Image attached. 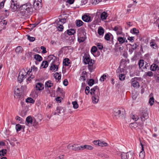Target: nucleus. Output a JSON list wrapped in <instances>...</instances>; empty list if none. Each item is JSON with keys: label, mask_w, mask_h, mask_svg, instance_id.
I'll return each mask as SVG.
<instances>
[{"label": "nucleus", "mask_w": 159, "mask_h": 159, "mask_svg": "<svg viewBox=\"0 0 159 159\" xmlns=\"http://www.w3.org/2000/svg\"><path fill=\"white\" fill-rule=\"evenodd\" d=\"M20 13L23 16L31 14L34 11L33 6L30 3L24 4L20 7Z\"/></svg>", "instance_id": "nucleus-1"}, {"label": "nucleus", "mask_w": 159, "mask_h": 159, "mask_svg": "<svg viewBox=\"0 0 159 159\" xmlns=\"http://www.w3.org/2000/svg\"><path fill=\"white\" fill-rule=\"evenodd\" d=\"M84 62L85 64H88V68L90 72H92L93 69V66L94 63V61L90 59L89 57L88 56L85 57L84 59Z\"/></svg>", "instance_id": "nucleus-2"}, {"label": "nucleus", "mask_w": 159, "mask_h": 159, "mask_svg": "<svg viewBox=\"0 0 159 159\" xmlns=\"http://www.w3.org/2000/svg\"><path fill=\"white\" fill-rule=\"evenodd\" d=\"M28 74V72H26L24 69H22L20 71L18 77V81L20 83L23 81V79Z\"/></svg>", "instance_id": "nucleus-3"}, {"label": "nucleus", "mask_w": 159, "mask_h": 159, "mask_svg": "<svg viewBox=\"0 0 159 159\" xmlns=\"http://www.w3.org/2000/svg\"><path fill=\"white\" fill-rule=\"evenodd\" d=\"M67 148L69 150L75 151L80 150V146L77 144H70L67 146Z\"/></svg>", "instance_id": "nucleus-4"}, {"label": "nucleus", "mask_w": 159, "mask_h": 159, "mask_svg": "<svg viewBox=\"0 0 159 159\" xmlns=\"http://www.w3.org/2000/svg\"><path fill=\"white\" fill-rule=\"evenodd\" d=\"M10 7L12 9L13 11H14L19 7V3L17 1L11 0Z\"/></svg>", "instance_id": "nucleus-5"}, {"label": "nucleus", "mask_w": 159, "mask_h": 159, "mask_svg": "<svg viewBox=\"0 0 159 159\" xmlns=\"http://www.w3.org/2000/svg\"><path fill=\"white\" fill-rule=\"evenodd\" d=\"M101 10H99V11H98L97 12V15H100L101 19L102 20H104L107 19L108 17V14L105 11L101 12Z\"/></svg>", "instance_id": "nucleus-6"}, {"label": "nucleus", "mask_w": 159, "mask_h": 159, "mask_svg": "<svg viewBox=\"0 0 159 159\" xmlns=\"http://www.w3.org/2000/svg\"><path fill=\"white\" fill-rule=\"evenodd\" d=\"M90 94L93 95V94H97V95H100V93L99 88L98 86H95L90 90Z\"/></svg>", "instance_id": "nucleus-7"}, {"label": "nucleus", "mask_w": 159, "mask_h": 159, "mask_svg": "<svg viewBox=\"0 0 159 159\" xmlns=\"http://www.w3.org/2000/svg\"><path fill=\"white\" fill-rule=\"evenodd\" d=\"M148 110H144L142 112V115L141 116L142 121H144L146 119H148Z\"/></svg>", "instance_id": "nucleus-8"}, {"label": "nucleus", "mask_w": 159, "mask_h": 159, "mask_svg": "<svg viewBox=\"0 0 159 159\" xmlns=\"http://www.w3.org/2000/svg\"><path fill=\"white\" fill-rule=\"evenodd\" d=\"M113 30L116 32L117 34H120L122 33V28L121 26L117 25L113 28Z\"/></svg>", "instance_id": "nucleus-9"}, {"label": "nucleus", "mask_w": 159, "mask_h": 159, "mask_svg": "<svg viewBox=\"0 0 159 159\" xmlns=\"http://www.w3.org/2000/svg\"><path fill=\"white\" fill-rule=\"evenodd\" d=\"M137 79L136 78H134L132 79L131 81L132 82V86L134 88H137L139 87V83L138 82L136 81Z\"/></svg>", "instance_id": "nucleus-10"}, {"label": "nucleus", "mask_w": 159, "mask_h": 159, "mask_svg": "<svg viewBox=\"0 0 159 159\" xmlns=\"http://www.w3.org/2000/svg\"><path fill=\"white\" fill-rule=\"evenodd\" d=\"M33 120L34 119H33L31 116H28L26 119V125L28 126H30V125H31L32 124Z\"/></svg>", "instance_id": "nucleus-11"}, {"label": "nucleus", "mask_w": 159, "mask_h": 159, "mask_svg": "<svg viewBox=\"0 0 159 159\" xmlns=\"http://www.w3.org/2000/svg\"><path fill=\"white\" fill-rule=\"evenodd\" d=\"M132 155L130 152L127 153L123 152L121 154L122 159H128L129 157H131Z\"/></svg>", "instance_id": "nucleus-12"}, {"label": "nucleus", "mask_w": 159, "mask_h": 159, "mask_svg": "<svg viewBox=\"0 0 159 159\" xmlns=\"http://www.w3.org/2000/svg\"><path fill=\"white\" fill-rule=\"evenodd\" d=\"M121 112L122 111L121 109H115L113 114L114 117H116V118H117L120 116V115L121 113Z\"/></svg>", "instance_id": "nucleus-13"}, {"label": "nucleus", "mask_w": 159, "mask_h": 159, "mask_svg": "<svg viewBox=\"0 0 159 159\" xmlns=\"http://www.w3.org/2000/svg\"><path fill=\"white\" fill-rule=\"evenodd\" d=\"M93 96L92 97V102L94 103H96L99 101V97L100 95H97V94H93Z\"/></svg>", "instance_id": "nucleus-14"}, {"label": "nucleus", "mask_w": 159, "mask_h": 159, "mask_svg": "<svg viewBox=\"0 0 159 159\" xmlns=\"http://www.w3.org/2000/svg\"><path fill=\"white\" fill-rule=\"evenodd\" d=\"M82 18L85 22H89L92 21L90 16L87 15H84L82 16Z\"/></svg>", "instance_id": "nucleus-15"}, {"label": "nucleus", "mask_w": 159, "mask_h": 159, "mask_svg": "<svg viewBox=\"0 0 159 159\" xmlns=\"http://www.w3.org/2000/svg\"><path fill=\"white\" fill-rule=\"evenodd\" d=\"M149 69V67L148 64H145L144 67L143 68L144 71L146 73V74L144 75V77H146L147 76H149V71H147Z\"/></svg>", "instance_id": "nucleus-16"}, {"label": "nucleus", "mask_w": 159, "mask_h": 159, "mask_svg": "<svg viewBox=\"0 0 159 159\" xmlns=\"http://www.w3.org/2000/svg\"><path fill=\"white\" fill-rule=\"evenodd\" d=\"M117 39L120 44H122L123 43H127V41L125 37H119Z\"/></svg>", "instance_id": "nucleus-17"}, {"label": "nucleus", "mask_w": 159, "mask_h": 159, "mask_svg": "<svg viewBox=\"0 0 159 159\" xmlns=\"http://www.w3.org/2000/svg\"><path fill=\"white\" fill-rule=\"evenodd\" d=\"M80 150H83L84 149H86L89 150H91L93 149V147L89 145H85L84 146H80Z\"/></svg>", "instance_id": "nucleus-18"}, {"label": "nucleus", "mask_w": 159, "mask_h": 159, "mask_svg": "<svg viewBox=\"0 0 159 159\" xmlns=\"http://www.w3.org/2000/svg\"><path fill=\"white\" fill-rule=\"evenodd\" d=\"M58 69L57 66L52 63L50 67V70L52 71H57Z\"/></svg>", "instance_id": "nucleus-19"}, {"label": "nucleus", "mask_w": 159, "mask_h": 159, "mask_svg": "<svg viewBox=\"0 0 159 159\" xmlns=\"http://www.w3.org/2000/svg\"><path fill=\"white\" fill-rule=\"evenodd\" d=\"M38 70V68L35 66H34L31 67V69H30L29 70H28L27 72H30V73H34V74H35Z\"/></svg>", "instance_id": "nucleus-20"}, {"label": "nucleus", "mask_w": 159, "mask_h": 159, "mask_svg": "<svg viewBox=\"0 0 159 159\" xmlns=\"http://www.w3.org/2000/svg\"><path fill=\"white\" fill-rule=\"evenodd\" d=\"M33 6L35 9L36 10H39L42 7L41 3L34 2Z\"/></svg>", "instance_id": "nucleus-21"}, {"label": "nucleus", "mask_w": 159, "mask_h": 159, "mask_svg": "<svg viewBox=\"0 0 159 159\" xmlns=\"http://www.w3.org/2000/svg\"><path fill=\"white\" fill-rule=\"evenodd\" d=\"M141 145L142 147V151L140 152L139 156V157L142 159H143L145 156L144 152V151L143 147V144L141 143Z\"/></svg>", "instance_id": "nucleus-22"}, {"label": "nucleus", "mask_w": 159, "mask_h": 159, "mask_svg": "<svg viewBox=\"0 0 159 159\" xmlns=\"http://www.w3.org/2000/svg\"><path fill=\"white\" fill-rule=\"evenodd\" d=\"M35 87L37 89L39 90H42L44 88L43 85L41 83H38Z\"/></svg>", "instance_id": "nucleus-23"}, {"label": "nucleus", "mask_w": 159, "mask_h": 159, "mask_svg": "<svg viewBox=\"0 0 159 159\" xmlns=\"http://www.w3.org/2000/svg\"><path fill=\"white\" fill-rule=\"evenodd\" d=\"M80 33H79L78 34V40L80 43L83 42L85 39V37L84 36L83 37H81L80 34Z\"/></svg>", "instance_id": "nucleus-24"}, {"label": "nucleus", "mask_w": 159, "mask_h": 159, "mask_svg": "<svg viewBox=\"0 0 159 159\" xmlns=\"http://www.w3.org/2000/svg\"><path fill=\"white\" fill-rule=\"evenodd\" d=\"M86 74V72L85 71H83L82 73V75L80 76V80L81 81L83 82L85 81L86 80V77L85 75Z\"/></svg>", "instance_id": "nucleus-25"}, {"label": "nucleus", "mask_w": 159, "mask_h": 159, "mask_svg": "<svg viewBox=\"0 0 159 159\" xmlns=\"http://www.w3.org/2000/svg\"><path fill=\"white\" fill-rule=\"evenodd\" d=\"M63 110V108L61 107H57V110H56L55 112L54 113V115H55L57 114L59 115L61 114V112Z\"/></svg>", "instance_id": "nucleus-26"}, {"label": "nucleus", "mask_w": 159, "mask_h": 159, "mask_svg": "<svg viewBox=\"0 0 159 159\" xmlns=\"http://www.w3.org/2000/svg\"><path fill=\"white\" fill-rule=\"evenodd\" d=\"M15 94L16 96L17 97V98H18L20 97L21 96V93L19 91V89L18 88H16L15 90Z\"/></svg>", "instance_id": "nucleus-27"}, {"label": "nucleus", "mask_w": 159, "mask_h": 159, "mask_svg": "<svg viewBox=\"0 0 159 159\" xmlns=\"http://www.w3.org/2000/svg\"><path fill=\"white\" fill-rule=\"evenodd\" d=\"M130 32L132 34H134L137 35L139 33V30L135 28H134L131 30Z\"/></svg>", "instance_id": "nucleus-28"}, {"label": "nucleus", "mask_w": 159, "mask_h": 159, "mask_svg": "<svg viewBox=\"0 0 159 159\" xmlns=\"http://www.w3.org/2000/svg\"><path fill=\"white\" fill-rule=\"evenodd\" d=\"M158 66L155 64H153L150 67L151 70L154 71L157 70L158 69Z\"/></svg>", "instance_id": "nucleus-29"}, {"label": "nucleus", "mask_w": 159, "mask_h": 159, "mask_svg": "<svg viewBox=\"0 0 159 159\" xmlns=\"http://www.w3.org/2000/svg\"><path fill=\"white\" fill-rule=\"evenodd\" d=\"M104 33V30L101 27H99L98 30V33L100 35H103Z\"/></svg>", "instance_id": "nucleus-30"}, {"label": "nucleus", "mask_w": 159, "mask_h": 159, "mask_svg": "<svg viewBox=\"0 0 159 159\" xmlns=\"http://www.w3.org/2000/svg\"><path fill=\"white\" fill-rule=\"evenodd\" d=\"M34 58L37 61H40L42 60V57L39 54H36L34 55Z\"/></svg>", "instance_id": "nucleus-31"}, {"label": "nucleus", "mask_w": 159, "mask_h": 159, "mask_svg": "<svg viewBox=\"0 0 159 159\" xmlns=\"http://www.w3.org/2000/svg\"><path fill=\"white\" fill-rule=\"evenodd\" d=\"M55 78L56 80H58L59 81L61 78V75L58 73L57 72L54 75Z\"/></svg>", "instance_id": "nucleus-32"}, {"label": "nucleus", "mask_w": 159, "mask_h": 159, "mask_svg": "<svg viewBox=\"0 0 159 159\" xmlns=\"http://www.w3.org/2000/svg\"><path fill=\"white\" fill-rule=\"evenodd\" d=\"M75 32V30L73 29H70L67 30V33L69 35H71L74 34Z\"/></svg>", "instance_id": "nucleus-33"}, {"label": "nucleus", "mask_w": 159, "mask_h": 159, "mask_svg": "<svg viewBox=\"0 0 159 159\" xmlns=\"http://www.w3.org/2000/svg\"><path fill=\"white\" fill-rule=\"evenodd\" d=\"M63 63L65 66H68L70 64V60L68 58H65L64 59Z\"/></svg>", "instance_id": "nucleus-34"}, {"label": "nucleus", "mask_w": 159, "mask_h": 159, "mask_svg": "<svg viewBox=\"0 0 159 159\" xmlns=\"http://www.w3.org/2000/svg\"><path fill=\"white\" fill-rule=\"evenodd\" d=\"M57 28H58V30L60 31H62L63 30V26L62 25L58 23H57Z\"/></svg>", "instance_id": "nucleus-35"}, {"label": "nucleus", "mask_w": 159, "mask_h": 159, "mask_svg": "<svg viewBox=\"0 0 159 159\" xmlns=\"http://www.w3.org/2000/svg\"><path fill=\"white\" fill-rule=\"evenodd\" d=\"M108 145V144L104 141L100 140L99 146L102 147H107Z\"/></svg>", "instance_id": "nucleus-36"}, {"label": "nucleus", "mask_w": 159, "mask_h": 159, "mask_svg": "<svg viewBox=\"0 0 159 159\" xmlns=\"http://www.w3.org/2000/svg\"><path fill=\"white\" fill-rule=\"evenodd\" d=\"M150 46L153 49H155L157 48V45L154 42L153 40L150 43Z\"/></svg>", "instance_id": "nucleus-37"}, {"label": "nucleus", "mask_w": 159, "mask_h": 159, "mask_svg": "<svg viewBox=\"0 0 159 159\" xmlns=\"http://www.w3.org/2000/svg\"><path fill=\"white\" fill-rule=\"evenodd\" d=\"M53 85V84L51 83V82L50 80H49L46 82L45 86V87H47L50 88Z\"/></svg>", "instance_id": "nucleus-38"}, {"label": "nucleus", "mask_w": 159, "mask_h": 159, "mask_svg": "<svg viewBox=\"0 0 159 159\" xmlns=\"http://www.w3.org/2000/svg\"><path fill=\"white\" fill-rule=\"evenodd\" d=\"M66 19L64 18V19H59V21H58L57 20L56 21L55 23L57 24V23H58L62 25L63 24H64L66 23Z\"/></svg>", "instance_id": "nucleus-39"}, {"label": "nucleus", "mask_w": 159, "mask_h": 159, "mask_svg": "<svg viewBox=\"0 0 159 159\" xmlns=\"http://www.w3.org/2000/svg\"><path fill=\"white\" fill-rule=\"evenodd\" d=\"M7 150L6 149H2L0 150V156H4L7 153Z\"/></svg>", "instance_id": "nucleus-40"}, {"label": "nucleus", "mask_w": 159, "mask_h": 159, "mask_svg": "<svg viewBox=\"0 0 159 159\" xmlns=\"http://www.w3.org/2000/svg\"><path fill=\"white\" fill-rule=\"evenodd\" d=\"M41 66H43V68H47L48 66V63L47 61H43Z\"/></svg>", "instance_id": "nucleus-41"}, {"label": "nucleus", "mask_w": 159, "mask_h": 159, "mask_svg": "<svg viewBox=\"0 0 159 159\" xmlns=\"http://www.w3.org/2000/svg\"><path fill=\"white\" fill-rule=\"evenodd\" d=\"M83 24V22L81 20H76V25L78 27H80Z\"/></svg>", "instance_id": "nucleus-42"}, {"label": "nucleus", "mask_w": 159, "mask_h": 159, "mask_svg": "<svg viewBox=\"0 0 159 159\" xmlns=\"http://www.w3.org/2000/svg\"><path fill=\"white\" fill-rule=\"evenodd\" d=\"M22 48L20 46L17 47L16 49V52L18 54L21 53L22 52Z\"/></svg>", "instance_id": "nucleus-43"}, {"label": "nucleus", "mask_w": 159, "mask_h": 159, "mask_svg": "<svg viewBox=\"0 0 159 159\" xmlns=\"http://www.w3.org/2000/svg\"><path fill=\"white\" fill-rule=\"evenodd\" d=\"M144 64V61L143 60H139V62L138 65L139 68H141Z\"/></svg>", "instance_id": "nucleus-44"}, {"label": "nucleus", "mask_w": 159, "mask_h": 159, "mask_svg": "<svg viewBox=\"0 0 159 159\" xmlns=\"http://www.w3.org/2000/svg\"><path fill=\"white\" fill-rule=\"evenodd\" d=\"M131 118L135 121L139 119L138 117L136 115H131Z\"/></svg>", "instance_id": "nucleus-45"}, {"label": "nucleus", "mask_w": 159, "mask_h": 159, "mask_svg": "<svg viewBox=\"0 0 159 159\" xmlns=\"http://www.w3.org/2000/svg\"><path fill=\"white\" fill-rule=\"evenodd\" d=\"M94 80L92 79H90L88 82V85L90 86H92L94 84Z\"/></svg>", "instance_id": "nucleus-46"}, {"label": "nucleus", "mask_w": 159, "mask_h": 159, "mask_svg": "<svg viewBox=\"0 0 159 159\" xmlns=\"http://www.w3.org/2000/svg\"><path fill=\"white\" fill-rule=\"evenodd\" d=\"M22 129V126L19 124L16 125V129L17 131H19L21 130Z\"/></svg>", "instance_id": "nucleus-47"}, {"label": "nucleus", "mask_w": 159, "mask_h": 159, "mask_svg": "<svg viewBox=\"0 0 159 159\" xmlns=\"http://www.w3.org/2000/svg\"><path fill=\"white\" fill-rule=\"evenodd\" d=\"M26 102L30 103H34V101L31 98H28L26 99Z\"/></svg>", "instance_id": "nucleus-48"}, {"label": "nucleus", "mask_w": 159, "mask_h": 159, "mask_svg": "<svg viewBox=\"0 0 159 159\" xmlns=\"http://www.w3.org/2000/svg\"><path fill=\"white\" fill-rule=\"evenodd\" d=\"M97 48L96 46H93L92 47L91 50V53L93 54L97 51Z\"/></svg>", "instance_id": "nucleus-49"}, {"label": "nucleus", "mask_w": 159, "mask_h": 159, "mask_svg": "<svg viewBox=\"0 0 159 159\" xmlns=\"http://www.w3.org/2000/svg\"><path fill=\"white\" fill-rule=\"evenodd\" d=\"M138 125L137 123H133L130 124V126L131 128H135L137 127Z\"/></svg>", "instance_id": "nucleus-50"}, {"label": "nucleus", "mask_w": 159, "mask_h": 159, "mask_svg": "<svg viewBox=\"0 0 159 159\" xmlns=\"http://www.w3.org/2000/svg\"><path fill=\"white\" fill-rule=\"evenodd\" d=\"M72 104L73 105V107L75 109H77L78 107V104L76 101H74L72 102Z\"/></svg>", "instance_id": "nucleus-51"}, {"label": "nucleus", "mask_w": 159, "mask_h": 159, "mask_svg": "<svg viewBox=\"0 0 159 159\" xmlns=\"http://www.w3.org/2000/svg\"><path fill=\"white\" fill-rule=\"evenodd\" d=\"M125 76L124 74H121L119 75V79L121 80H124L125 78Z\"/></svg>", "instance_id": "nucleus-52"}, {"label": "nucleus", "mask_w": 159, "mask_h": 159, "mask_svg": "<svg viewBox=\"0 0 159 159\" xmlns=\"http://www.w3.org/2000/svg\"><path fill=\"white\" fill-rule=\"evenodd\" d=\"M27 37L28 39L30 41L33 42L35 40V38L34 37H30L28 35H27Z\"/></svg>", "instance_id": "nucleus-53"}, {"label": "nucleus", "mask_w": 159, "mask_h": 159, "mask_svg": "<svg viewBox=\"0 0 159 159\" xmlns=\"http://www.w3.org/2000/svg\"><path fill=\"white\" fill-rule=\"evenodd\" d=\"M154 102V99L153 97H152L150 98V105L151 106H152Z\"/></svg>", "instance_id": "nucleus-54"}, {"label": "nucleus", "mask_w": 159, "mask_h": 159, "mask_svg": "<svg viewBox=\"0 0 159 159\" xmlns=\"http://www.w3.org/2000/svg\"><path fill=\"white\" fill-rule=\"evenodd\" d=\"M55 57L53 55H50L48 58V61H50L52 60L53 59V58Z\"/></svg>", "instance_id": "nucleus-55"}, {"label": "nucleus", "mask_w": 159, "mask_h": 159, "mask_svg": "<svg viewBox=\"0 0 159 159\" xmlns=\"http://www.w3.org/2000/svg\"><path fill=\"white\" fill-rule=\"evenodd\" d=\"M90 88L89 86H87L85 89V93L87 95H88L90 92Z\"/></svg>", "instance_id": "nucleus-56"}, {"label": "nucleus", "mask_w": 159, "mask_h": 159, "mask_svg": "<svg viewBox=\"0 0 159 159\" xmlns=\"http://www.w3.org/2000/svg\"><path fill=\"white\" fill-rule=\"evenodd\" d=\"M98 48L100 50H102L103 48V46L102 44L100 43H98L96 44Z\"/></svg>", "instance_id": "nucleus-57"}, {"label": "nucleus", "mask_w": 159, "mask_h": 159, "mask_svg": "<svg viewBox=\"0 0 159 159\" xmlns=\"http://www.w3.org/2000/svg\"><path fill=\"white\" fill-rule=\"evenodd\" d=\"M107 76V75H105V74H104L102 76H101L100 79V80L101 81H104V80H105V77Z\"/></svg>", "instance_id": "nucleus-58"}, {"label": "nucleus", "mask_w": 159, "mask_h": 159, "mask_svg": "<svg viewBox=\"0 0 159 159\" xmlns=\"http://www.w3.org/2000/svg\"><path fill=\"white\" fill-rule=\"evenodd\" d=\"M32 123L33 124V126L34 127L37 126L38 124V123L36 121V120L34 118Z\"/></svg>", "instance_id": "nucleus-59"}, {"label": "nucleus", "mask_w": 159, "mask_h": 159, "mask_svg": "<svg viewBox=\"0 0 159 159\" xmlns=\"http://www.w3.org/2000/svg\"><path fill=\"white\" fill-rule=\"evenodd\" d=\"M117 71L119 73H121L124 71V70L123 68H121L120 67L118 69Z\"/></svg>", "instance_id": "nucleus-60"}, {"label": "nucleus", "mask_w": 159, "mask_h": 159, "mask_svg": "<svg viewBox=\"0 0 159 159\" xmlns=\"http://www.w3.org/2000/svg\"><path fill=\"white\" fill-rule=\"evenodd\" d=\"M41 49L42 50V52L43 53H45L47 52L46 48L43 46H41Z\"/></svg>", "instance_id": "nucleus-61"}, {"label": "nucleus", "mask_w": 159, "mask_h": 159, "mask_svg": "<svg viewBox=\"0 0 159 159\" xmlns=\"http://www.w3.org/2000/svg\"><path fill=\"white\" fill-rule=\"evenodd\" d=\"M105 39L107 41L109 40L110 37L108 34H105L104 37Z\"/></svg>", "instance_id": "nucleus-62"}, {"label": "nucleus", "mask_w": 159, "mask_h": 159, "mask_svg": "<svg viewBox=\"0 0 159 159\" xmlns=\"http://www.w3.org/2000/svg\"><path fill=\"white\" fill-rule=\"evenodd\" d=\"M100 140H94L93 141V143L95 145H98L99 146Z\"/></svg>", "instance_id": "nucleus-63"}, {"label": "nucleus", "mask_w": 159, "mask_h": 159, "mask_svg": "<svg viewBox=\"0 0 159 159\" xmlns=\"http://www.w3.org/2000/svg\"><path fill=\"white\" fill-rule=\"evenodd\" d=\"M68 81L66 79H65L63 81V84L65 86H67L68 84Z\"/></svg>", "instance_id": "nucleus-64"}]
</instances>
